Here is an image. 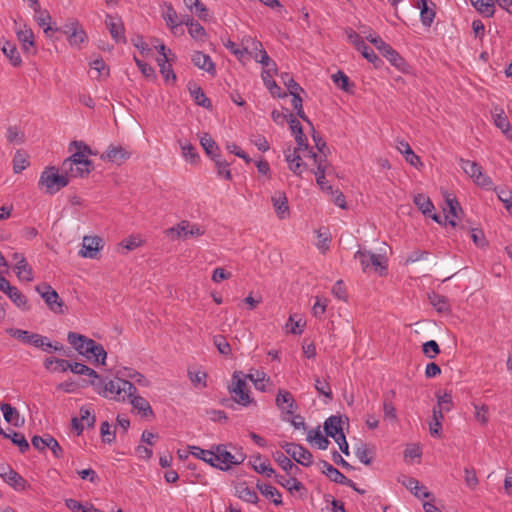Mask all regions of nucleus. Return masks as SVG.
<instances>
[{"label":"nucleus","mask_w":512,"mask_h":512,"mask_svg":"<svg viewBox=\"0 0 512 512\" xmlns=\"http://www.w3.org/2000/svg\"><path fill=\"white\" fill-rule=\"evenodd\" d=\"M445 204V218L448 220L452 227H456V221L460 218V214L462 213L461 206L455 196L452 194L445 195Z\"/></svg>","instance_id":"nucleus-23"},{"label":"nucleus","mask_w":512,"mask_h":512,"mask_svg":"<svg viewBox=\"0 0 512 512\" xmlns=\"http://www.w3.org/2000/svg\"><path fill=\"white\" fill-rule=\"evenodd\" d=\"M276 481L279 485L287 489L289 492L299 491L303 488V485L294 477L287 478L285 476H276Z\"/></svg>","instance_id":"nucleus-51"},{"label":"nucleus","mask_w":512,"mask_h":512,"mask_svg":"<svg viewBox=\"0 0 512 512\" xmlns=\"http://www.w3.org/2000/svg\"><path fill=\"white\" fill-rule=\"evenodd\" d=\"M414 204L426 216L431 217L435 222L440 223L439 216L434 211V205L429 197L424 194H417L414 196Z\"/></svg>","instance_id":"nucleus-28"},{"label":"nucleus","mask_w":512,"mask_h":512,"mask_svg":"<svg viewBox=\"0 0 512 512\" xmlns=\"http://www.w3.org/2000/svg\"><path fill=\"white\" fill-rule=\"evenodd\" d=\"M184 5L200 19H206L207 8L200 0H183Z\"/></svg>","instance_id":"nucleus-50"},{"label":"nucleus","mask_w":512,"mask_h":512,"mask_svg":"<svg viewBox=\"0 0 512 512\" xmlns=\"http://www.w3.org/2000/svg\"><path fill=\"white\" fill-rule=\"evenodd\" d=\"M236 496L248 503L256 504L258 502L257 493L245 483H241L235 487Z\"/></svg>","instance_id":"nucleus-39"},{"label":"nucleus","mask_w":512,"mask_h":512,"mask_svg":"<svg viewBox=\"0 0 512 512\" xmlns=\"http://www.w3.org/2000/svg\"><path fill=\"white\" fill-rule=\"evenodd\" d=\"M189 35L198 42H203L206 38V31L204 27L196 22V23H190V29H188Z\"/></svg>","instance_id":"nucleus-63"},{"label":"nucleus","mask_w":512,"mask_h":512,"mask_svg":"<svg viewBox=\"0 0 512 512\" xmlns=\"http://www.w3.org/2000/svg\"><path fill=\"white\" fill-rule=\"evenodd\" d=\"M354 258L360 262L363 272L374 271L383 275L387 270V258L381 254H375L368 250H358Z\"/></svg>","instance_id":"nucleus-7"},{"label":"nucleus","mask_w":512,"mask_h":512,"mask_svg":"<svg viewBox=\"0 0 512 512\" xmlns=\"http://www.w3.org/2000/svg\"><path fill=\"white\" fill-rule=\"evenodd\" d=\"M29 164V157L25 152L21 150L15 152L12 159L13 172L15 174H19L24 171Z\"/></svg>","instance_id":"nucleus-44"},{"label":"nucleus","mask_w":512,"mask_h":512,"mask_svg":"<svg viewBox=\"0 0 512 512\" xmlns=\"http://www.w3.org/2000/svg\"><path fill=\"white\" fill-rule=\"evenodd\" d=\"M307 441L316 446L320 450H326L329 445V440L320 429H312L308 431Z\"/></svg>","instance_id":"nucleus-38"},{"label":"nucleus","mask_w":512,"mask_h":512,"mask_svg":"<svg viewBox=\"0 0 512 512\" xmlns=\"http://www.w3.org/2000/svg\"><path fill=\"white\" fill-rule=\"evenodd\" d=\"M323 473L333 482L338 484H344L349 487H354V482L348 479L338 469L328 462L323 463Z\"/></svg>","instance_id":"nucleus-30"},{"label":"nucleus","mask_w":512,"mask_h":512,"mask_svg":"<svg viewBox=\"0 0 512 512\" xmlns=\"http://www.w3.org/2000/svg\"><path fill=\"white\" fill-rule=\"evenodd\" d=\"M189 451L192 456L200 459L214 467L215 455L214 451L205 450L197 446H189Z\"/></svg>","instance_id":"nucleus-45"},{"label":"nucleus","mask_w":512,"mask_h":512,"mask_svg":"<svg viewBox=\"0 0 512 512\" xmlns=\"http://www.w3.org/2000/svg\"><path fill=\"white\" fill-rule=\"evenodd\" d=\"M475 419L482 425H486L489 421V409L485 404L473 403Z\"/></svg>","instance_id":"nucleus-57"},{"label":"nucleus","mask_w":512,"mask_h":512,"mask_svg":"<svg viewBox=\"0 0 512 512\" xmlns=\"http://www.w3.org/2000/svg\"><path fill=\"white\" fill-rule=\"evenodd\" d=\"M257 488L263 496L272 499L275 505L282 504L281 494L275 487L268 484L258 483Z\"/></svg>","instance_id":"nucleus-46"},{"label":"nucleus","mask_w":512,"mask_h":512,"mask_svg":"<svg viewBox=\"0 0 512 512\" xmlns=\"http://www.w3.org/2000/svg\"><path fill=\"white\" fill-rule=\"evenodd\" d=\"M14 263V270L17 278L21 282H32L34 280V273L32 267L28 264L25 257L20 253H14L12 257Z\"/></svg>","instance_id":"nucleus-17"},{"label":"nucleus","mask_w":512,"mask_h":512,"mask_svg":"<svg viewBox=\"0 0 512 512\" xmlns=\"http://www.w3.org/2000/svg\"><path fill=\"white\" fill-rule=\"evenodd\" d=\"M382 411L385 420L389 421L390 423H396L398 421L396 408L391 401H383Z\"/></svg>","instance_id":"nucleus-58"},{"label":"nucleus","mask_w":512,"mask_h":512,"mask_svg":"<svg viewBox=\"0 0 512 512\" xmlns=\"http://www.w3.org/2000/svg\"><path fill=\"white\" fill-rule=\"evenodd\" d=\"M246 380V375L243 372L235 371L232 375L231 383L228 386V391L233 401L244 407L254 402Z\"/></svg>","instance_id":"nucleus-4"},{"label":"nucleus","mask_w":512,"mask_h":512,"mask_svg":"<svg viewBox=\"0 0 512 512\" xmlns=\"http://www.w3.org/2000/svg\"><path fill=\"white\" fill-rule=\"evenodd\" d=\"M429 300L431 305L438 311V312H447L450 309L448 300L445 296L432 293L429 295Z\"/></svg>","instance_id":"nucleus-53"},{"label":"nucleus","mask_w":512,"mask_h":512,"mask_svg":"<svg viewBox=\"0 0 512 512\" xmlns=\"http://www.w3.org/2000/svg\"><path fill=\"white\" fill-rule=\"evenodd\" d=\"M282 448L290 455L297 463L303 466H310L313 462L312 454L303 446L295 443H285Z\"/></svg>","instance_id":"nucleus-15"},{"label":"nucleus","mask_w":512,"mask_h":512,"mask_svg":"<svg viewBox=\"0 0 512 512\" xmlns=\"http://www.w3.org/2000/svg\"><path fill=\"white\" fill-rule=\"evenodd\" d=\"M444 413L438 409H432V419L429 422V432L433 437H440L442 431V421Z\"/></svg>","instance_id":"nucleus-40"},{"label":"nucleus","mask_w":512,"mask_h":512,"mask_svg":"<svg viewBox=\"0 0 512 512\" xmlns=\"http://www.w3.org/2000/svg\"><path fill=\"white\" fill-rule=\"evenodd\" d=\"M144 244V239L141 235H129L124 238L120 243L119 247L125 249L126 251H133Z\"/></svg>","instance_id":"nucleus-49"},{"label":"nucleus","mask_w":512,"mask_h":512,"mask_svg":"<svg viewBox=\"0 0 512 512\" xmlns=\"http://www.w3.org/2000/svg\"><path fill=\"white\" fill-rule=\"evenodd\" d=\"M0 477L16 491H24L29 487L27 481L9 466H0Z\"/></svg>","instance_id":"nucleus-14"},{"label":"nucleus","mask_w":512,"mask_h":512,"mask_svg":"<svg viewBox=\"0 0 512 512\" xmlns=\"http://www.w3.org/2000/svg\"><path fill=\"white\" fill-rule=\"evenodd\" d=\"M93 169V165L91 164H74V167L68 171L70 177L78 178L84 177L88 175Z\"/></svg>","instance_id":"nucleus-62"},{"label":"nucleus","mask_w":512,"mask_h":512,"mask_svg":"<svg viewBox=\"0 0 512 512\" xmlns=\"http://www.w3.org/2000/svg\"><path fill=\"white\" fill-rule=\"evenodd\" d=\"M344 421L341 417L330 416L324 423L326 434L332 438L343 433Z\"/></svg>","instance_id":"nucleus-36"},{"label":"nucleus","mask_w":512,"mask_h":512,"mask_svg":"<svg viewBox=\"0 0 512 512\" xmlns=\"http://www.w3.org/2000/svg\"><path fill=\"white\" fill-rule=\"evenodd\" d=\"M166 237L171 240H187L189 238L200 237L205 234L203 226L187 220H182L176 225L164 231Z\"/></svg>","instance_id":"nucleus-5"},{"label":"nucleus","mask_w":512,"mask_h":512,"mask_svg":"<svg viewBox=\"0 0 512 512\" xmlns=\"http://www.w3.org/2000/svg\"><path fill=\"white\" fill-rule=\"evenodd\" d=\"M0 410L6 422L12 424L15 427H19L24 423V419L21 418L16 408L8 403H1Z\"/></svg>","instance_id":"nucleus-33"},{"label":"nucleus","mask_w":512,"mask_h":512,"mask_svg":"<svg viewBox=\"0 0 512 512\" xmlns=\"http://www.w3.org/2000/svg\"><path fill=\"white\" fill-rule=\"evenodd\" d=\"M6 333L11 337L18 339L24 344H28L31 346H36L39 334L32 333L27 330L18 329V328H8L6 329Z\"/></svg>","instance_id":"nucleus-32"},{"label":"nucleus","mask_w":512,"mask_h":512,"mask_svg":"<svg viewBox=\"0 0 512 512\" xmlns=\"http://www.w3.org/2000/svg\"><path fill=\"white\" fill-rule=\"evenodd\" d=\"M190 94L197 105L204 108L211 107V101L206 97L205 93L200 87H194L190 89Z\"/></svg>","instance_id":"nucleus-56"},{"label":"nucleus","mask_w":512,"mask_h":512,"mask_svg":"<svg viewBox=\"0 0 512 512\" xmlns=\"http://www.w3.org/2000/svg\"><path fill=\"white\" fill-rule=\"evenodd\" d=\"M162 18L173 33H175L177 27L181 25L178 14L171 4H164L162 10Z\"/></svg>","instance_id":"nucleus-35"},{"label":"nucleus","mask_w":512,"mask_h":512,"mask_svg":"<svg viewBox=\"0 0 512 512\" xmlns=\"http://www.w3.org/2000/svg\"><path fill=\"white\" fill-rule=\"evenodd\" d=\"M179 146L181 149V155L185 161L193 165L198 164L200 156L196 151V148L189 141L179 140Z\"/></svg>","instance_id":"nucleus-37"},{"label":"nucleus","mask_w":512,"mask_h":512,"mask_svg":"<svg viewBox=\"0 0 512 512\" xmlns=\"http://www.w3.org/2000/svg\"><path fill=\"white\" fill-rule=\"evenodd\" d=\"M470 2L484 17H493L495 13L494 0H470Z\"/></svg>","instance_id":"nucleus-41"},{"label":"nucleus","mask_w":512,"mask_h":512,"mask_svg":"<svg viewBox=\"0 0 512 512\" xmlns=\"http://www.w3.org/2000/svg\"><path fill=\"white\" fill-rule=\"evenodd\" d=\"M252 467L257 473L267 477H271L274 474V469L271 467L270 463L266 460H262L259 456L254 459Z\"/></svg>","instance_id":"nucleus-54"},{"label":"nucleus","mask_w":512,"mask_h":512,"mask_svg":"<svg viewBox=\"0 0 512 512\" xmlns=\"http://www.w3.org/2000/svg\"><path fill=\"white\" fill-rule=\"evenodd\" d=\"M69 344L82 356L95 364L105 365L107 352L104 347L82 334L69 332L67 335Z\"/></svg>","instance_id":"nucleus-2"},{"label":"nucleus","mask_w":512,"mask_h":512,"mask_svg":"<svg viewBox=\"0 0 512 512\" xmlns=\"http://www.w3.org/2000/svg\"><path fill=\"white\" fill-rule=\"evenodd\" d=\"M127 401L132 406L133 411H135L137 414H139L142 417L145 418H152L154 417L153 409L147 399H145L143 396L138 394L137 392H134L129 394Z\"/></svg>","instance_id":"nucleus-18"},{"label":"nucleus","mask_w":512,"mask_h":512,"mask_svg":"<svg viewBox=\"0 0 512 512\" xmlns=\"http://www.w3.org/2000/svg\"><path fill=\"white\" fill-rule=\"evenodd\" d=\"M7 296L20 310H30L27 297L17 287H14Z\"/></svg>","instance_id":"nucleus-43"},{"label":"nucleus","mask_w":512,"mask_h":512,"mask_svg":"<svg viewBox=\"0 0 512 512\" xmlns=\"http://www.w3.org/2000/svg\"><path fill=\"white\" fill-rule=\"evenodd\" d=\"M213 160L215 162V166L217 169V176L220 178H224L225 180L228 181L232 180L230 164L226 160L219 158V156H217Z\"/></svg>","instance_id":"nucleus-52"},{"label":"nucleus","mask_w":512,"mask_h":512,"mask_svg":"<svg viewBox=\"0 0 512 512\" xmlns=\"http://www.w3.org/2000/svg\"><path fill=\"white\" fill-rule=\"evenodd\" d=\"M491 114L494 125L501 130L507 139H512V128L503 108L495 106Z\"/></svg>","instance_id":"nucleus-24"},{"label":"nucleus","mask_w":512,"mask_h":512,"mask_svg":"<svg viewBox=\"0 0 512 512\" xmlns=\"http://www.w3.org/2000/svg\"><path fill=\"white\" fill-rule=\"evenodd\" d=\"M6 138L10 143L20 144L24 141V134L18 127L10 126L7 128Z\"/></svg>","instance_id":"nucleus-64"},{"label":"nucleus","mask_w":512,"mask_h":512,"mask_svg":"<svg viewBox=\"0 0 512 512\" xmlns=\"http://www.w3.org/2000/svg\"><path fill=\"white\" fill-rule=\"evenodd\" d=\"M32 445L35 449L43 451L45 449H51L53 455L57 458L61 457L62 448L55 438L50 435H45L44 437L34 436L32 438Z\"/></svg>","instance_id":"nucleus-21"},{"label":"nucleus","mask_w":512,"mask_h":512,"mask_svg":"<svg viewBox=\"0 0 512 512\" xmlns=\"http://www.w3.org/2000/svg\"><path fill=\"white\" fill-rule=\"evenodd\" d=\"M15 33L24 53L34 55L36 53V44L32 29L26 24L16 23Z\"/></svg>","instance_id":"nucleus-13"},{"label":"nucleus","mask_w":512,"mask_h":512,"mask_svg":"<svg viewBox=\"0 0 512 512\" xmlns=\"http://www.w3.org/2000/svg\"><path fill=\"white\" fill-rule=\"evenodd\" d=\"M90 383L100 396L121 403L127 402L131 392H137L134 383L118 376L114 379L99 381V383L94 381H90Z\"/></svg>","instance_id":"nucleus-1"},{"label":"nucleus","mask_w":512,"mask_h":512,"mask_svg":"<svg viewBox=\"0 0 512 512\" xmlns=\"http://www.w3.org/2000/svg\"><path fill=\"white\" fill-rule=\"evenodd\" d=\"M246 378L249 379L254 384V387L261 392L267 391L268 387L272 383L271 378L265 372L260 370L251 371L246 375Z\"/></svg>","instance_id":"nucleus-31"},{"label":"nucleus","mask_w":512,"mask_h":512,"mask_svg":"<svg viewBox=\"0 0 512 512\" xmlns=\"http://www.w3.org/2000/svg\"><path fill=\"white\" fill-rule=\"evenodd\" d=\"M68 173L60 174L54 166L46 167L40 175L38 185L48 194H55L69 183Z\"/></svg>","instance_id":"nucleus-3"},{"label":"nucleus","mask_w":512,"mask_h":512,"mask_svg":"<svg viewBox=\"0 0 512 512\" xmlns=\"http://www.w3.org/2000/svg\"><path fill=\"white\" fill-rule=\"evenodd\" d=\"M1 50L12 66L18 67L22 64V58L15 44L5 40L1 43Z\"/></svg>","instance_id":"nucleus-34"},{"label":"nucleus","mask_w":512,"mask_h":512,"mask_svg":"<svg viewBox=\"0 0 512 512\" xmlns=\"http://www.w3.org/2000/svg\"><path fill=\"white\" fill-rule=\"evenodd\" d=\"M416 6L420 9L421 23L426 27H430L436 15L434 3H429L428 0H417Z\"/></svg>","instance_id":"nucleus-26"},{"label":"nucleus","mask_w":512,"mask_h":512,"mask_svg":"<svg viewBox=\"0 0 512 512\" xmlns=\"http://www.w3.org/2000/svg\"><path fill=\"white\" fill-rule=\"evenodd\" d=\"M271 203L278 219L284 220L290 216L288 199L283 191H275L271 196Z\"/></svg>","instance_id":"nucleus-20"},{"label":"nucleus","mask_w":512,"mask_h":512,"mask_svg":"<svg viewBox=\"0 0 512 512\" xmlns=\"http://www.w3.org/2000/svg\"><path fill=\"white\" fill-rule=\"evenodd\" d=\"M459 165L463 172L469 176L477 186L486 190L493 188L492 179L483 171V168L477 162L461 158Z\"/></svg>","instance_id":"nucleus-8"},{"label":"nucleus","mask_w":512,"mask_h":512,"mask_svg":"<svg viewBox=\"0 0 512 512\" xmlns=\"http://www.w3.org/2000/svg\"><path fill=\"white\" fill-rule=\"evenodd\" d=\"M214 467L227 470L233 465H239L245 460L243 453L231 454L224 445H218L214 451Z\"/></svg>","instance_id":"nucleus-11"},{"label":"nucleus","mask_w":512,"mask_h":512,"mask_svg":"<svg viewBox=\"0 0 512 512\" xmlns=\"http://www.w3.org/2000/svg\"><path fill=\"white\" fill-rule=\"evenodd\" d=\"M37 15L35 16V20L40 27L43 28V31L46 35H49L50 31H58V28H52L51 26V16L47 11H35Z\"/></svg>","instance_id":"nucleus-48"},{"label":"nucleus","mask_w":512,"mask_h":512,"mask_svg":"<svg viewBox=\"0 0 512 512\" xmlns=\"http://www.w3.org/2000/svg\"><path fill=\"white\" fill-rule=\"evenodd\" d=\"M383 56L387 58V60L395 66L398 70L402 72H407L408 65L405 60L399 55L397 51H395L391 46L383 53Z\"/></svg>","instance_id":"nucleus-42"},{"label":"nucleus","mask_w":512,"mask_h":512,"mask_svg":"<svg viewBox=\"0 0 512 512\" xmlns=\"http://www.w3.org/2000/svg\"><path fill=\"white\" fill-rule=\"evenodd\" d=\"M396 149L404 156L405 160L413 167L419 169L423 163L419 156H417L411 149L409 143L405 140H398Z\"/></svg>","instance_id":"nucleus-27"},{"label":"nucleus","mask_w":512,"mask_h":512,"mask_svg":"<svg viewBox=\"0 0 512 512\" xmlns=\"http://www.w3.org/2000/svg\"><path fill=\"white\" fill-rule=\"evenodd\" d=\"M452 407L453 399L450 392H445L443 395L437 394V405L434 407L435 409H438L444 413L449 412Z\"/></svg>","instance_id":"nucleus-55"},{"label":"nucleus","mask_w":512,"mask_h":512,"mask_svg":"<svg viewBox=\"0 0 512 512\" xmlns=\"http://www.w3.org/2000/svg\"><path fill=\"white\" fill-rule=\"evenodd\" d=\"M58 31L66 36L67 42L72 48L81 49L88 42L85 29L75 18L67 19Z\"/></svg>","instance_id":"nucleus-6"},{"label":"nucleus","mask_w":512,"mask_h":512,"mask_svg":"<svg viewBox=\"0 0 512 512\" xmlns=\"http://www.w3.org/2000/svg\"><path fill=\"white\" fill-rule=\"evenodd\" d=\"M104 248V240L97 235H85L82 238L78 255L84 259H99Z\"/></svg>","instance_id":"nucleus-10"},{"label":"nucleus","mask_w":512,"mask_h":512,"mask_svg":"<svg viewBox=\"0 0 512 512\" xmlns=\"http://www.w3.org/2000/svg\"><path fill=\"white\" fill-rule=\"evenodd\" d=\"M200 144L203 147L204 151L208 156H210L212 159L216 158L218 155L216 152L218 151V145L216 142L212 139V137L208 133H204L200 137Z\"/></svg>","instance_id":"nucleus-47"},{"label":"nucleus","mask_w":512,"mask_h":512,"mask_svg":"<svg viewBox=\"0 0 512 512\" xmlns=\"http://www.w3.org/2000/svg\"><path fill=\"white\" fill-rule=\"evenodd\" d=\"M75 149L74 153L64 160L62 169L68 173L74 164H91V160L88 159V155H92L93 152L88 145L82 141H73L70 144Z\"/></svg>","instance_id":"nucleus-9"},{"label":"nucleus","mask_w":512,"mask_h":512,"mask_svg":"<svg viewBox=\"0 0 512 512\" xmlns=\"http://www.w3.org/2000/svg\"><path fill=\"white\" fill-rule=\"evenodd\" d=\"M304 323H302L301 319H295L294 316H290L287 323L285 324V330L287 333H291L294 335H299L303 332Z\"/></svg>","instance_id":"nucleus-61"},{"label":"nucleus","mask_w":512,"mask_h":512,"mask_svg":"<svg viewBox=\"0 0 512 512\" xmlns=\"http://www.w3.org/2000/svg\"><path fill=\"white\" fill-rule=\"evenodd\" d=\"M276 406L281 411V416L293 414L297 410V404L292 394L284 389H280L275 399Z\"/></svg>","instance_id":"nucleus-19"},{"label":"nucleus","mask_w":512,"mask_h":512,"mask_svg":"<svg viewBox=\"0 0 512 512\" xmlns=\"http://www.w3.org/2000/svg\"><path fill=\"white\" fill-rule=\"evenodd\" d=\"M3 437L11 439V441L19 447L21 452H25L29 448V444L22 433L13 431L11 433H5Z\"/></svg>","instance_id":"nucleus-60"},{"label":"nucleus","mask_w":512,"mask_h":512,"mask_svg":"<svg viewBox=\"0 0 512 512\" xmlns=\"http://www.w3.org/2000/svg\"><path fill=\"white\" fill-rule=\"evenodd\" d=\"M274 458L275 461L279 464V466L288 474H292L293 470L297 469V467L292 463V461L282 452H277Z\"/></svg>","instance_id":"nucleus-59"},{"label":"nucleus","mask_w":512,"mask_h":512,"mask_svg":"<svg viewBox=\"0 0 512 512\" xmlns=\"http://www.w3.org/2000/svg\"><path fill=\"white\" fill-rule=\"evenodd\" d=\"M285 160L288 163L289 169L296 175H301L305 169L300 152L296 149H287L285 151Z\"/></svg>","instance_id":"nucleus-29"},{"label":"nucleus","mask_w":512,"mask_h":512,"mask_svg":"<svg viewBox=\"0 0 512 512\" xmlns=\"http://www.w3.org/2000/svg\"><path fill=\"white\" fill-rule=\"evenodd\" d=\"M105 25L111 37L117 43H125V28L122 19L117 15L108 14L105 18Z\"/></svg>","instance_id":"nucleus-16"},{"label":"nucleus","mask_w":512,"mask_h":512,"mask_svg":"<svg viewBox=\"0 0 512 512\" xmlns=\"http://www.w3.org/2000/svg\"><path fill=\"white\" fill-rule=\"evenodd\" d=\"M131 157V153L122 146L110 145L100 158L121 165Z\"/></svg>","instance_id":"nucleus-22"},{"label":"nucleus","mask_w":512,"mask_h":512,"mask_svg":"<svg viewBox=\"0 0 512 512\" xmlns=\"http://www.w3.org/2000/svg\"><path fill=\"white\" fill-rule=\"evenodd\" d=\"M35 290L40 294L48 308L55 314L64 313V303L59 294L50 285L36 286Z\"/></svg>","instance_id":"nucleus-12"},{"label":"nucleus","mask_w":512,"mask_h":512,"mask_svg":"<svg viewBox=\"0 0 512 512\" xmlns=\"http://www.w3.org/2000/svg\"><path fill=\"white\" fill-rule=\"evenodd\" d=\"M191 61L197 68L207 72L212 76L215 75V64L208 54H205L201 51H195L191 56Z\"/></svg>","instance_id":"nucleus-25"}]
</instances>
